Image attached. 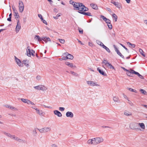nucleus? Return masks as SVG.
Listing matches in <instances>:
<instances>
[{
  "label": "nucleus",
  "mask_w": 147,
  "mask_h": 147,
  "mask_svg": "<svg viewBox=\"0 0 147 147\" xmlns=\"http://www.w3.org/2000/svg\"><path fill=\"white\" fill-rule=\"evenodd\" d=\"M78 42H79L80 43L81 45H83L82 42L80 40H78Z\"/></svg>",
  "instance_id": "774afa93"
},
{
  "label": "nucleus",
  "mask_w": 147,
  "mask_h": 147,
  "mask_svg": "<svg viewBox=\"0 0 147 147\" xmlns=\"http://www.w3.org/2000/svg\"><path fill=\"white\" fill-rule=\"evenodd\" d=\"M35 53V51L32 49L29 50V51L27 50V55L29 57H30L32 55L33 56H34V53Z\"/></svg>",
  "instance_id": "6e6552de"
},
{
  "label": "nucleus",
  "mask_w": 147,
  "mask_h": 147,
  "mask_svg": "<svg viewBox=\"0 0 147 147\" xmlns=\"http://www.w3.org/2000/svg\"><path fill=\"white\" fill-rule=\"evenodd\" d=\"M24 6L23 2L21 0L19 1V11L22 13L24 11Z\"/></svg>",
  "instance_id": "20e7f679"
},
{
  "label": "nucleus",
  "mask_w": 147,
  "mask_h": 147,
  "mask_svg": "<svg viewBox=\"0 0 147 147\" xmlns=\"http://www.w3.org/2000/svg\"><path fill=\"white\" fill-rule=\"evenodd\" d=\"M38 17L39 18H40L41 19V20H43V18L41 14H39L38 15Z\"/></svg>",
  "instance_id": "09e8293b"
},
{
  "label": "nucleus",
  "mask_w": 147,
  "mask_h": 147,
  "mask_svg": "<svg viewBox=\"0 0 147 147\" xmlns=\"http://www.w3.org/2000/svg\"><path fill=\"white\" fill-rule=\"evenodd\" d=\"M66 57H63L62 58V59L63 60H65L67 59V58H66Z\"/></svg>",
  "instance_id": "e2e57ef3"
},
{
  "label": "nucleus",
  "mask_w": 147,
  "mask_h": 147,
  "mask_svg": "<svg viewBox=\"0 0 147 147\" xmlns=\"http://www.w3.org/2000/svg\"><path fill=\"white\" fill-rule=\"evenodd\" d=\"M97 70L99 73L104 76H107V74L102 70L100 69L99 67L97 68Z\"/></svg>",
  "instance_id": "412c9836"
},
{
  "label": "nucleus",
  "mask_w": 147,
  "mask_h": 147,
  "mask_svg": "<svg viewBox=\"0 0 147 147\" xmlns=\"http://www.w3.org/2000/svg\"><path fill=\"white\" fill-rule=\"evenodd\" d=\"M80 3L75 2V3L73 4V5L74 8V9L78 10L79 9V6L80 5Z\"/></svg>",
  "instance_id": "a211bd4d"
},
{
  "label": "nucleus",
  "mask_w": 147,
  "mask_h": 147,
  "mask_svg": "<svg viewBox=\"0 0 147 147\" xmlns=\"http://www.w3.org/2000/svg\"><path fill=\"white\" fill-rule=\"evenodd\" d=\"M17 25L16 26V33H18L19 32V30L21 28V24L20 23V21L19 20H17Z\"/></svg>",
  "instance_id": "423d86ee"
},
{
  "label": "nucleus",
  "mask_w": 147,
  "mask_h": 147,
  "mask_svg": "<svg viewBox=\"0 0 147 147\" xmlns=\"http://www.w3.org/2000/svg\"><path fill=\"white\" fill-rule=\"evenodd\" d=\"M87 144L90 145H92L94 144V138L88 139L87 141Z\"/></svg>",
  "instance_id": "4be33fe9"
},
{
  "label": "nucleus",
  "mask_w": 147,
  "mask_h": 147,
  "mask_svg": "<svg viewBox=\"0 0 147 147\" xmlns=\"http://www.w3.org/2000/svg\"><path fill=\"white\" fill-rule=\"evenodd\" d=\"M13 13H14L15 12L17 11V10H16L15 8V7H13Z\"/></svg>",
  "instance_id": "680f3d73"
},
{
  "label": "nucleus",
  "mask_w": 147,
  "mask_h": 147,
  "mask_svg": "<svg viewBox=\"0 0 147 147\" xmlns=\"http://www.w3.org/2000/svg\"><path fill=\"white\" fill-rule=\"evenodd\" d=\"M27 62V60H24L23 61V64L27 67H28L29 65L28 63H26V62Z\"/></svg>",
  "instance_id": "72a5a7b5"
},
{
  "label": "nucleus",
  "mask_w": 147,
  "mask_h": 147,
  "mask_svg": "<svg viewBox=\"0 0 147 147\" xmlns=\"http://www.w3.org/2000/svg\"><path fill=\"white\" fill-rule=\"evenodd\" d=\"M11 18L10 17H9L7 19V20L8 21L11 22Z\"/></svg>",
  "instance_id": "bf43d9fd"
},
{
  "label": "nucleus",
  "mask_w": 147,
  "mask_h": 147,
  "mask_svg": "<svg viewBox=\"0 0 147 147\" xmlns=\"http://www.w3.org/2000/svg\"><path fill=\"white\" fill-rule=\"evenodd\" d=\"M4 134L7 136L10 137L11 138L17 141L20 142H22V140L19 138L18 137L15 136V135H12L11 134L7 132L5 133Z\"/></svg>",
  "instance_id": "f257e3e1"
},
{
  "label": "nucleus",
  "mask_w": 147,
  "mask_h": 147,
  "mask_svg": "<svg viewBox=\"0 0 147 147\" xmlns=\"http://www.w3.org/2000/svg\"><path fill=\"white\" fill-rule=\"evenodd\" d=\"M78 30H79V32L80 34H83V30L81 29L80 28L78 27Z\"/></svg>",
  "instance_id": "ea45409f"
},
{
  "label": "nucleus",
  "mask_w": 147,
  "mask_h": 147,
  "mask_svg": "<svg viewBox=\"0 0 147 147\" xmlns=\"http://www.w3.org/2000/svg\"><path fill=\"white\" fill-rule=\"evenodd\" d=\"M102 48L105 49L107 51L108 53H110L111 51L110 49L107 47L106 46H105L104 44H103L102 45Z\"/></svg>",
  "instance_id": "c85d7f7f"
},
{
  "label": "nucleus",
  "mask_w": 147,
  "mask_h": 147,
  "mask_svg": "<svg viewBox=\"0 0 147 147\" xmlns=\"http://www.w3.org/2000/svg\"><path fill=\"white\" fill-rule=\"evenodd\" d=\"M122 68L123 69L124 71H126L127 72L128 71V70H127V69H126L124 67H122Z\"/></svg>",
  "instance_id": "69168bd1"
},
{
  "label": "nucleus",
  "mask_w": 147,
  "mask_h": 147,
  "mask_svg": "<svg viewBox=\"0 0 147 147\" xmlns=\"http://www.w3.org/2000/svg\"><path fill=\"white\" fill-rule=\"evenodd\" d=\"M94 144H98L104 141V139L102 137H96L94 138Z\"/></svg>",
  "instance_id": "f03ea898"
},
{
  "label": "nucleus",
  "mask_w": 147,
  "mask_h": 147,
  "mask_svg": "<svg viewBox=\"0 0 147 147\" xmlns=\"http://www.w3.org/2000/svg\"><path fill=\"white\" fill-rule=\"evenodd\" d=\"M20 100L22 101H30L29 100H28V99H24V98H21Z\"/></svg>",
  "instance_id": "3c124183"
},
{
  "label": "nucleus",
  "mask_w": 147,
  "mask_h": 147,
  "mask_svg": "<svg viewBox=\"0 0 147 147\" xmlns=\"http://www.w3.org/2000/svg\"><path fill=\"white\" fill-rule=\"evenodd\" d=\"M124 113L125 115L126 116H130L132 115V113L130 111H125Z\"/></svg>",
  "instance_id": "393cba45"
},
{
  "label": "nucleus",
  "mask_w": 147,
  "mask_h": 147,
  "mask_svg": "<svg viewBox=\"0 0 147 147\" xmlns=\"http://www.w3.org/2000/svg\"><path fill=\"white\" fill-rule=\"evenodd\" d=\"M34 88L38 90H41L43 91L47 90V88L44 85H40L34 87Z\"/></svg>",
  "instance_id": "39448f33"
},
{
  "label": "nucleus",
  "mask_w": 147,
  "mask_h": 147,
  "mask_svg": "<svg viewBox=\"0 0 147 147\" xmlns=\"http://www.w3.org/2000/svg\"><path fill=\"white\" fill-rule=\"evenodd\" d=\"M139 51H140V53L144 57H145V55L144 54V52L143 51V50L142 49H139Z\"/></svg>",
  "instance_id": "f704fd0d"
},
{
  "label": "nucleus",
  "mask_w": 147,
  "mask_h": 147,
  "mask_svg": "<svg viewBox=\"0 0 147 147\" xmlns=\"http://www.w3.org/2000/svg\"><path fill=\"white\" fill-rule=\"evenodd\" d=\"M136 71H135L134 70L131 69L130 70H128V71L127 72V75L129 76L132 77L133 74H135V72Z\"/></svg>",
  "instance_id": "1a4fd4ad"
},
{
  "label": "nucleus",
  "mask_w": 147,
  "mask_h": 147,
  "mask_svg": "<svg viewBox=\"0 0 147 147\" xmlns=\"http://www.w3.org/2000/svg\"><path fill=\"white\" fill-rule=\"evenodd\" d=\"M100 17L103 19V20L106 22L107 24H109V23L111 22V21L110 20L106 18L104 16L101 15L100 16Z\"/></svg>",
  "instance_id": "9b49d317"
},
{
  "label": "nucleus",
  "mask_w": 147,
  "mask_h": 147,
  "mask_svg": "<svg viewBox=\"0 0 147 147\" xmlns=\"http://www.w3.org/2000/svg\"><path fill=\"white\" fill-rule=\"evenodd\" d=\"M34 39H35L38 40L39 41H41V38L38 35H36L34 37Z\"/></svg>",
  "instance_id": "2f4dec72"
},
{
  "label": "nucleus",
  "mask_w": 147,
  "mask_h": 147,
  "mask_svg": "<svg viewBox=\"0 0 147 147\" xmlns=\"http://www.w3.org/2000/svg\"><path fill=\"white\" fill-rule=\"evenodd\" d=\"M46 39L47 40V41H51V39H50V38H49V37H47V38H46Z\"/></svg>",
  "instance_id": "4d7b16f0"
},
{
  "label": "nucleus",
  "mask_w": 147,
  "mask_h": 147,
  "mask_svg": "<svg viewBox=\"0 0 147 147\" xmlns=\"http://www.w3.org/2000/svg\"><path fill=\"white\" fill-rule=\"evenodd\" d=\"M90 5L94 9H98V6L96 4L92 3L90 4Z\"/></svg>",
  "instance_id": "a878e982"
},
{
  "label": "nucleus",
  "mask_w": 147,
  "mask_h": 147,
  "mask_svg": "<svg viewBox=\"0 0 147 147\" xmlns=\"http://www.w3.org/2000/svg\"><path fill=\"white\" fill-rule=\"evenodd\" d=\"M111 3H113L117 7L119 8H121V5L120 3L118 2H111Z\"/></svg>",
  "instance_id": "f3484780"
},
{
  "label": "nucleus",
  "mask_w": 147,
  "mask_h": 147,
  "mask_svg": "<svg viewBox=\"0 0 147 147\" xmlns=\"http://www.w3.org/2000/svg\"><path fill=\"white\" fill-rule=\"evenodd\" d=\"M54 114L58 117H61L62 116L61 113L59 111L55 110L53 111Z\"/></svg>",
  "instance_id": "2eb2a0df"
},
{
  "label": "nucleus",
  "mask_w": 147,
  "mask_h": 147,
  "mask_svg": "<svg viewBox=\"0 0 147 147\" xmlns=\"http://www.w3.org/2000/svg\"><path fill=\"white\" fill-rule=\"evenodd\" d=\"M59 40L60 43L63 44L65 42V40H64L62 39H59Z\"/></svg>",
  "instance_id": "a18cd8bd"
},
{
  "label": "nucleus",
  "mask_w": 147,
  "mask_h": 147,
  "mask_svg": "<svg viewBox=\"0 0 147 147\" xmlns=\"http://www.w3.org/2000/svg\"><path fill=\"white\" fill-rule=\"evenodd\" d=\"M106 9H107V10L109 11L110 12H111V10L110 8L107 7V8Z\"/></svg>",
  "instance_id": "052dcab7"
},
{
  "label": "nucleus",
  "mask_w": 147,
  "mask_h": 147,
  "mask_svg": "<svg viewBox=\"0 0 147 147\" xmlns=\"http://www.w3.org/2000/svg\"><path fill=\"white\" fill-rule=\"evenodd\" d=\"M85 6L82 3H80V5L79 6L78 9V10L82 12L84 10V8H85Z\"/></svg>",
  "instance_id": "4468645a"
},
{
  "label": "nucleus",
  "mask_w": 147,
  "mask_h": 147,
  "mask_svg": "<svg viewBox=\"0 0 147 147\" xmlns=\"http://www.w3.org/2000/svg\"><path fill=\"white\" fill-rule=\"evenodd\" d=\"M96 42L98 45L102 47V45L103 44L102 42L99 40H96Z\"/></svg>",
  "instance_id": "e433bc0d"
},
{
  "label": "nucleus",
  "mask_w": 147,
  "mask_h": 147,
  "mask_svg": "<svg viewBox=\"0 0 147 147\" xmlns=\"http://www.w3.org/2000/svg\"><path fill=\"white\" fill-rule=\"evenodd\" d=\"M135 74L137 75L141 79H144V77L142 76L139 73L137 72H135Z\"/></svg>",
  "instance_id": "7c9ffc66"
},
{
  "label": "nucleus",
  "mask_w": 147,
  "mask_h": 147,
  "mask_svg": "<svg viewBox=\"0 0 147 147\" xmlns=\"http://www.w3.org/2000/svg\"><path fill=\"white\" fill-rule=\"evenodd\" d=\"M60 16V13H59L56 16H54L53 18L55 19H58V17Z\"/></svg>",
  "instance_id": "a19ab883"
},
{
  "label": "nucleus",
  "mask_w": 147,
  "mask_h": 147,
  "mask_svg": "<svg viewBox=\"0 0 147 147\" xmlns=\"http://www.w3.org/2000/svg\"><path fill=\"white\" fill-rule=\"evenodd\" d=\"M107 25L108 27L110 29H111L112 28V25L111 24V22L109 23V24H107Z\"/></svg>",
  "instance_id": "58836bf2"
},
{
  "label": "nucleus",
  "mask_w": 147,
  "mask_h": 147,
  "mask_svg": "<svg viewBox=\"0 0 147 147\" xmlns=\"http://www.w3.org/2000/svg\"><path fill=\"white\" fill-rule=\"evenodd\" d=\"M51 147H57V145L54 144L51 145Z\"/></svg>",
  "instance_id": "6e6d98bb"
},
{
  "label": "nucleus",
  "mask_w": 147,
  "mask_h": 147,
  "mask_svg": "<svg viewBox=\"0 0 147 147\" xmlns=\"http://www.w3.org/2000/svg\"><path fill=\"white\" fill-rule=\"evenodd\" d=\"M59 109L61 111H63L64 110V108L63 107H60L59 108Z\"/></svg>",
  "instance_id": "603ef678"
},
{
  "label": "nucleus",
  "mask_w": 147,
  "mask_h": 147,
  "mask_svg": "<svg viewBox=\"0 0 147 147\" xmlns=\"http://www.w3.org/2000/svg\"><path fill=\"white\" fill-rule=\"evenodd\" d=\"M129 127L131 129H135L137 127V124L134 122L131 123L129 124Z\"/></svg>",
  "instance_id": "f8f14e48"
},
{
  "label": "nucleus",
  "mask_w": 147,
  "mask_h": 147,
  "mask_svg": "<svg viewBox=\"0 0 147 147\" xmlns=\"http://www.w3.org/2000/svg\"><path fill=\"white\" fill-rule=\"evenodd\" d=\"M88 10V8L85 6V8H84V10L82 11H86Z\"/></svg>",
  "instance_id": "49530a36"
},
{
  "label": "nucleus",
  "mask_w": 147,
  "mask_h": 147,
  "mask_svg": "<svg viewBox=\"0 0 147 147\" xmlns=\"http://www.w3.org/2000/svg\"><path fill=\"white\" fill-rule=\"evenodd\" d=\"M64 55H66V58L67 59H72L74 58L73 56L71 54H69L68 53H65L63 54Z\"/></svg>",
  "instance_id": "ddd939ff"
},
{
  "label": "nucleus",
  "mask_w": 147,
  "mask_h": 147,
  "mask_svg": "<svg viewBox=\"0 0 147 147\" xmlns=\"http://www.w3.org/2000/svg\"><path fill=\"white\" fill-rule=\"evenodd\" d=\"M26 102L30 106L31 105H32L33 104V103L32 102Z\"/></svg>",
  "instance_id": "de8ad7c7"
},
{
  "label": "nucleus",
  "mask_w": 147,
  "mask_h": 147,
  "mask_svg": "<svg viewBox=\"0 0 147 147\" xmlns=\"http://www.w3.org/2000/svg\"><path fill=\"white\" fill-rule=\"evenodd\" d=\"M46 38H47V37L44 36L42 37L41 38V40H42L45 42H47V40L46 39Z\"/></svg>",
  "instance_id": "79ce46f5"
},
{
  "label": "nucleus",
  "mask_w": 147,
  "mask_h": 147,
  "mask_svg": "<svg viewBox=\"0 0 147 147\" xmlns=\"http://www.w3.org/2000/svg\"><path fill=\"white\" fill-rule=\"evenodd\" d=\"M112 18H114V20H115V21L116 22L117 21V15L115 13H113L112 15Z\"/></svg>",
  "instance_id": "cd10ccee"
},
{
  "label": "nucleus",
  "mask_w": 147,
  "mask_h": 147,
  "mask_svg": "<svg viewBox=\"0 0 147 147\" xmlns=\"http://www.w3.org/2000/svg\"><path fill=\"white\" fill-rule=\"evenodd\" d=\"M78 12H79L80 13L84 15L88 16H92L91 13L89 12H85L84 11H78Z\"/></svg>",
  "instance_id": "aec40b11"
},
{
  "label": "nucleus",
  "mask_w": 147,
  "mask_h": 147,
  "mask_svg": "<svg viewBox=\"0 0 147 147\" xmlns=\"http://www.w3.org/2000/svg\"><path fill=\"white\" fill-rule=\"evenodd\" d=\"M71 74L74 76H77V74L73 71H71Z\"/></svg>",
  "instance_id": "8fccbe9b"
},
{
  "label": "nucleus",
  "mask_w": 147,
  "mask_h": 147,
  "mask_svg": "<svg viewBox=\"0 0 147 147\" xmlns=\"http://www.w3.org/2000/svg\"><path fill=\"white\" fill-rule=\"evenodd\" d=\"M50 129L49 127H45L39 129V131L41 132H47L49 131Z\"/></svg>",
  "instance_id": "dca6fc26"
},
{
  "label": "nucleus",
  "mask_w": 147,
  "mask_h": 147,
  "mask_svg": "<svg viewBox=\"0 0 147 147\" xmlns=\"http://www.w3.org/2000/svg\"><path fill=\"white\" fill-rule=\"evenodd\" d=\"M14 15L15 16V18L16 19H18L20 17L19 14L17 11L14 13Z\"/></svg>",
  "instance_id": "bb28decb"
},
{
  "label": "nucleus",
  "mask_w": 147,
  "mask_h": 147,
  "mask_svg": "<svg viewBox=\"0 0 147 147\" xmlns=\"http://www.w3.org/2000/svg\"><path fill=\"white\" fill-rule=\"evenodd\" d=\"M42 22L44 23L45 24H46V25H47V22H46V21L44 20L43 19V20H42Z\"/></svg>",
  "instance_id": "5fc2aeb1"
},
{
  "label": "nucleus",
  "mask_w": 147,
  "mask_h": 147,
  "mask_svg": "<svg viewBox=\"0 0 147 147\" xmlns=\"http://www.w3.org/2000/svg\"><path fill=\"white\" fill-rule=\"evenodd\" d=\"M127 44L129 47H131L133 48H134L135 47V44H132L130 42H127Z\"/></svg>",
  "instance_id": "473e14b6"
},
{
  "label": "nucleus",
  "mask_w": 147,
  "mask_h": 147,
  "mask_svg": "<svg viewBox=\"0 0 147 147\" xmlns=\"http://www.w3.org/2000/svg\"><path fill=\"white\" fill-rule=\"evenodd\" d=\"M138 125L142 130H144L145 129V125L144 123L142 122H140L138 123Z\"/></svg>",
  "instance_id": "5701e85b"
},
{
  "label": "nucleus",
  "mask_w": 147,
  "mask_h": 147,
  "mask_svg": "<svg viewBox=\"0 0 147 147\" xmlns=\"http://www.w3.org/2000/svg\"><path fill=\"white\" fill-rule=\"evenodd\" d=\"M128 89L130 91L134 92H136V90H134V89H132L131 88H128Z\"/></svg>",
  "instance_id": "c03bdc74"
},
{
  "label": "nucleus",
  "mask_w": 147,
  "mask_h": 147,
  "mask_svg": "<svg viewBox=\"0 0 147 147\" xmlns=\"http://www.w3.org/2000/svg\"><path fill=\"white\" fill-rule=\"evenodd\" d=\"M127 3H129L130 2V0H125Z\"/></svg>",
  "instance_id": "0e129e2a"
},
{
  "label": "nucleus",
  "mask_w": 147,
  "mask_h": 147,
  "mask_svg": "<svg viewBox=\"0 0 147 147\" xmlns=\"http://www.w3.org/2000/svg\"><path fill=\"white\" fill-rule=\"evenodd\" d=\"M66 115L67 117L72 118L73 117V113L71 112L68 111L66 113Z\"/></svg>",
  "instance_id": "b1692460"
},
{
  "label": "nucleus",
  "mask_w": 147,
  "mask_h": 147,
  "mask_svg": "<svg viewBox=\"0 0 147 147\" xmlns=\"http://www.w3.org/2000/svg\"><path fill=\"white\" fill-rule=\"evenodd\" d=\"M140 91L141 92V93H142L144 94H145L146 93V92L145 90H144L143 89H141L140 90Z\"/></svg>",
  "instance_id": "37998d69"
},
{
  "label": "nucleus",
  "mask_w": 147,
  "mask_h": 147,
  "mask_svg": "<svg viewBox=\"0 0 147 147\" xmlns=\"http://www.w3.org/2000/svg\"><path fill=\"white\" fill-rule=\"evenodd\" d=\"M113 47L115 49V51L117 53V54L119 55L121 57L124 59V56L121 54V53L119 51V50L116 47L115 45H113Z\"/></svg>",
  "instance_id": "0eeeda50"
},
{
  "label": "nucleus",
  "mask_w": 147,
  "mask_h": 147,
  "mask_svg": "<svg viewBox=\"0 0 147 147\" xmlns=\"http://www.w3.org/2000/svg\"><path fill=\"white\" fill-rule=\"evenodd\" d=\"M87 84L89 85L92 86H99V85L93 81H87Z\"/></svg>",
  "instance_id": "9d476101"
},
{
  "label": "nucleus",
  "mask_w": 147,
  "mask_h": 147,
  "mask_svg": "<svg viewBox=\"0 0 147 147\" xmlns=\"http://www.w3.org/2000/svg\"><path fill=\"white\" fill-rule=\"evenodd\" d=\"M16 61L18 65L20 66H23V63H22L20 60L17 58L16 56H15Z\"/></svg>",
  "instance_id": "6ab92c4d"
},
{
  "label": "nucleus",
  "mask_w": 147,
  "mask_h": 147,
  "mask_svg": "<svg viewBox=\"0 0 147 147\" xmlns=\"http://www.w3.org/2000/svg\"><path fill=\"white\" fill-rule=\"evenodd\" d=\"M102 63H104L107 66L108 68L110 69H113L115 70L114 67L111 64L109 63L107 60L105 59L102 61Z\"/></svg>",
  "instance_id": "7ed1b4c3"
},
{
  "label": "nucleus",
  "mask_w": 147,
  "mask_h": 147,
  "mask_svg": "<svg viewBox=\"0 0 147 147\" xmlns=\"http://www.w3.org/2000/svg\"><path fill=\"white\" fill-rule=\"evenodd\" d=\"M120 45L124 48L127 51L128 53H129V50L126 48L124 45H123L122 44H120Z\"/></svg>",
  "instance_id": "4c0bfd02"
},
{
  "label": "nucleus",
  "mask_w": 147,
  "mask_h": 147,
  "mask_svg": "<svg viewBox=\"0 0 147 147\" xmlns=\"http://www.w3.org/2000/svg\"><path fill=\"white\" fill-rule=\"evenodd\" d=\"M36 113L40 115H42V112L41 111H40L38 109H36Z\"/></svg>",
  "instance_id": "c9c22d12"
},
{
  "label": "nucleus",
  "mask_w": 147,
  "mask_h": 147,
  "mask_svg": "<svg viewBox=\"0 0 147 147\" xmlns=\"http://www.w3.org/2000/svg\"><path fill=\"white\" fill-rule=\"evenodd\" d=\"M75 2L73 1L72 0H70L69 1V3L70 4H71L73 5V4L74 3H75Z\"/></svg>",
  "instance_id": "13d9d810"
},
{
  "label": "nucleus",
  "mask_w": 147,
  "mask_h": 147,
  "mask_svg": "<svg viewBox=\"0 0 147 147\" xmlns=\"http://www.w3.org/2000/svg\"><path fill=\"white\" fill-rule=\"evenodd\" d=\"M65 64L70 67H74V66H73L72 63H70L68 62H65Z\"/></svg>",
  "instance_id": "c756f323"
},
{
  "label": "nucleus",
  "mask_w": 147,
  "mask_h": 147,
  "mask_svg": "<svg viewBox=\"0 0 147 147\" xmlns=\"http://www.w3.org/2000/svg\"><path fill=\"white\" fill-rule=\"evenodd\" d=\"M36 79L37 80H39L40 79H41V77L40 76H36Z\"/></svg>",
  "instance_id": "864d4df0"
},
{
  "label": "nucleus",
  "mask_w": 147,
  "mask_h": 147,
  "mask_svg": "<svg viewBox=\"0 0 147 147\" xmlns=\"http://www.w3.org/2000/svg\"><path fill=\"white\" fill-rule=\"evenodd\" d=\"M144 22L145 24L147 25V20H144Z\"/></svg>",
  "instance_id": "338daca9"
}]
</instances>
